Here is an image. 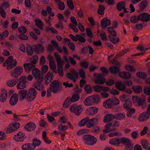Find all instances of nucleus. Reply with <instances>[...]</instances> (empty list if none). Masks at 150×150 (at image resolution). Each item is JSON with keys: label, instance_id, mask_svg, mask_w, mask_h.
<instances>
[{"label": "nucleus", "instance_id": "obj_1", "mask_svg": "<svg viewBox=\"0 0 150 150\" xmlns=\"http://www.w3.org/2000/svg\"><path fill=\"white\" fill-rule=\"evenodd\" d=\"M49 89L54 93H58L62 90L61 83L57 80L53 81L50 84Z\"/></svg>", "mask_w": 150, "mask_h": 150}, {"label": "nucleus", "instance_id": "obj_2", "mask_svg": "<svg viewBox=\"0 0 150 150\" xmlns=\"http://www.w3.org/2000/svg\"><path fill=\"white\" fill-rule=\"evenodd\" d=\"M82 139L84 143L88 146H93L97 142V138L90 134L84 135Z\"/></svg>", "mask_w": 150, "mask_h": 150}, {"label": "nucleus", "instance_id": "obj_3", "mask_svg": "<svg viewBox=\"0 0 150 150\" xmlns=\"http://www.w3.org/2000/svg\"><path fill=\"white\" fill-rule=\"evenodd\" d=\"M120 144H122L125 146L124 150H132L133 145L131 141L125 137H122L120 139Z\"/></svg>", "mask_w": 150, "mask_h": 150}, {"label": "nucleus", "instance_id": "obj_4", "mask_svg": "<svg viewBox=\"0 0 150 150\" xmlns=\"http://www.w3.org/2000/svg\"><path fill=\"white\" fill-rule=\"evenodd\" d=\"M27 94L26 100L28 102H30L33 101L35 99L37 93L35 88H31L29 89Z\"/></svg>", "mask_w": 150, "mask_h": 150}, {"label": "nucleus", "instance_id": "obj_5", "mask_svg": "<svg viewBox=\"0 0 150 150\" xmlns=\"http://www.w3.org/2000/svg\"><path fill=\"white\" fill-rule=\"evenodd\" d=\"M78 73L74 69H71L69 72L67 74V77L69 79L75 81L78 78Z\"/></svg>", "mask_w": 150, "mask_h": 150}, {"label": "nucleus", "instance_id": "obj_6", "mask_svg": "<svg viewBox=\"0 0 150 150\" xmlns=\"http://www.w3.org/2000/svg\"><path fill=\"white\" fill-rule=\"evenodd\" d=\"M13 57L12 56L8 57L6 61V63L7 64L6 69L8 70H11L17 64L16 59L13 61Z\"/></svg>", "mask_w": 150, "mask_h": 150}, {"label": "nucleus", "instance_id": "obj_7", "mask_svg": "<svg viewBox=\"0 0 150 150\" xmlns=\"http://www.w3.org/2000/svg\"><path fill=\"white\" fill-rule=\"evenodd\" d=\"M23 68L21 66L17 67L11 72V76L14 78H17L20 75L23 71Z\"/></svg>", "mask_w": 150, "mask_h": 150}, {"label": "nucleus", "instance_id": "obj_8", "mask_svg": "<svg viewBox=\"0 0 150 150\" xmlns=\"http://www.w3.org/2000/svg\"><path fill=\"white\" fill-rule=\"evenodd\" d=\"M94 76L96 79L94 80V82L96 84H103L105 82V79L104 78L105 76L102 75V74L94 73Z\"/></svg>", "mask_w": 150, "mask_h": 150}, {"label": "nucleus", "instance_id": "obj_9", "mask_svg": "<svg viewBox=\"0 0 150 150\" xmlns=\"http://www.w3.org/2000/svg\"><path fill=\"white\" fill-rule=\"evenodd\" d=\"M20 82L17 85V88L18 89H23L26 87V83L27 82L26 77L21 76L19 78Z\"/></svg>", "mask_w": 150, "mask_h": 150}, {"label": "nucleus", "instance_id": "obj_10", "mask_svg": "<svg viewBox=\"0 0 150 150\" xmlns=\"http://www.w3.org/2000/svg\"><path fill=\"white\" fill-rule=\"evenodd\" d=\"M70 110L72 112H74L77 115H79L83 110L81 105L77 106L76 105L73 104L70 108Z\"/></svg>", "mask_w": 150, "mask_h": 150}, {"label": "nucleus", "instance_id": "obj_11", "mask_svg": "<svg viewBox=\"0 0 150 150\" xmlns=\"http://www.w3.org/2000/svg\"><path fill=\"white\" fill-rule=\"evenodd\" d=\"M32 74L35 79L37 80H43V76L41 74L39 70L37 68H35L32 70Z\"/></svg>", "mask_w": 150, "mask_h": 150}, {"label": "nucleus", "instance_id": "obj_12", "mask_svg": "<svg viewBox=\"0 0 150 150\" xmlns=\"http://www.w3.org/2000/svg\"><path fill=\"white\" fill-rule=\"evenodd\" d=\"M20 127V124L19 123L15 124L11 123L9 126V128L7 129L6 132L7 133H11L18 129Z\"/></svg>", "mask_w": 150, "mask_h": 150}, {"label": "nucleus", "instance_id": "obj_13", "mask_svg": "<svg viewBox=\"0 0 150 150\" xmlns=\"http://www.w3.org/2000/svg\"><path fill=\"white\" fill-rule=\"evenodd\" d=\"M26 138L24 133L20 132L14 136V138L16 142H22Z\"/></svg>", "mask_w": 150, "mask_h": 150}, {"label": "nucleus", "instance_id": "obj_14", "mask_svg": "<svg viewBox=\"0 0 150 150\" xmlns=\"http://www.w3.org/2000/svg\"><path fill=\"white\" fill-rule=\"evenodd\" d=\"M33 48L34 52L37 54L42 53L44 50V47L40 44L33 45Z\"/></svg>", "mask_w": 150, "mask_h": 150}, {"label": "nucleus", "instance_id": "obj_15", "mask_svg": "<svg viewBox=\"0 0 150 150\" xmlns=\"http://www.w3.org/2000/svg\"><path fill=\"white\" fill-rule=\"evenodd\" d=\"M18 101V95L16 93H14L10 97L9 103L11 105L14 106L17 104Z\"/></svg>", "mask_w": 150, "mask_h": 150}, {"label": "nucleus", "instance_id": "obj_16", "mask_svg": "<svg viewBox=\"0 0 150 150\" xmlns=\"http://www.w3.org/2000/svg\"><path fill=\"white\" fill-rule=\"evenodd\" d=\"M116 36V33L115 31H114L113 34L110 35L109 36V38L110 41L114 44H116L119 41V38H117Z\"/></svg>", "mask_w": 150, "mask_h": 150}, {"label": "nucleus", "instance_id": "obj_17", "mask_svg": "<svg viewBox=\"0 0 150 150\" xmlns=\"http://www.w3.org/2000/svg\"><path fill=\"white\" fill-rule=\"evenodd\" d=\"M43 80L37 81L34 83L33 87L39 91H42L44 89V85L42 83Z\"/></svg>", "mask_w": 150, "mask_h": 150}, {"label": "nucleus", "instance_id": "obj_18", "mask_svg": "<svg viewBox=\"0 0 150 150\" xmlns=\"http://www.w3.org/2000/svg\"><path fill=\"white\" fill-rule=\"evenodd\" d=\"M36 126L35 124L29 122L24 126V129L28 132H31L35 129Z\"/></svg>", "mask_w": 150, "mask_h": 150}, {"label": "nucleus", "instance_id": "obj_19", "mask_svg": "<svg viewBox=\"0 0 150 150\" xmlns=\"http://www.w3.org/2000/svg\"><path fill=\"white\" fill-rule=\"evenodd\" d=\"M111 21L109 19L106 18H103L101 21L100 25L103 29H105L106 27L110 25Z\"/></svg>", "mask_w": 150, "mask_h": 150}, {"label": "nucleus", "instance_id": "obj_20", "mask_svg": "<svg viewBox=\"0 0 150 150\" xmlns=\"http://www.w3.org/2000/svg\"><path fill=\"white\" fill-rule=\"evenodd\" d=\"M115 87L117 89L122 91H124L126 88V86L123 81L122 82L120 81L117 82L115 84Z\"/></svg>", "mask_w": 150, "mask_h": 150}, {"label": "nucleus", "instance_id": "obj_21", "mask_svg": "<svg viewBox=\"0 0 150 150\" xmlns=\"http://www.w3.org/2000/svg\"><path fill=\"white\" fill-rule=\"evenodd\" d=\"M105 129L103 130V132L104 133H108L115 131V129L111 127L110 122H108L106 123L105 125Z\"/></svg>", "mask_w": 150, "mask_h": 150}, {"label": "nucleus", "instance_id": "obj_22", "mask_svg": "<svg viewBox=\"0 0 150 150\" xmlns=\"http://www.w3.org/2000/svg\"><path fill=\"white\" fill-rule=\"evenodd\" d=\"M27 91L25 90H20L18 92L19 100L20 101L24 100L26 98L27 95Z\"/></svg>", "mask_w": 150, "mask_h": 150}, {"label": "nucleus", "instance_id": "obj_23", "mask_svg": "<svg viewBox=\"0 0 150 150\" xmlns=\"http://www.w3.org/2000/svg\"><path fill=\"white\" fill-rule=\"evenodd\" d=\"M140 21L143 22H147L150 21V15L146 13H142L139 15Z\"/></svg>", "mask_w": 150, "mask_h": 150}, {"label": "nucleus", "instance_id": "obj_24", "mask_svg": "<svg viewBox=\"0 0 150 150\" xmlns=\"http://www.w3.org/2000/svg\"><path fill=\"white\" fill-rule=\"evenodd\" d=\"M35 64L30 63H25L24 64L23 66L25 70L27 71H30L32 69H35Z\"/></svg>", "mask_w": 150, "mask_h": 150}, {"label": "nucleus", "instance_id": "obj_25", "mask_svg": "<svg viewBox=\"0 0 150 150\" xmlns=\"http://www.w3.org/2000/svg\"><path fill=\"white\" fill-rule=\"evenodd\" d=\"M119 76L124 79H128L131 78V75L128 72L124 71L120 72Z\"/></svg>", "mask_w": 150, "mask_h": 150}, {"label": "nucleus", "instance_id": "obj_26", "mask_svg": "<svg viewBox=\"0 0 150 150\" xmlns=\"http://www.w3.org/2000/svg\"><path fill=\"white\" fill-rule=\"evenodd\" d=\"M100 119V116L97 115L96 117L94 118L93 122L92 123L89 122L86 125V127L88 128H91L97 125Z\"/></svg>", "mask_w": 150, "mask_h": 150}, {"label": "nucleus", "instance_id": "obj_27", "mask_svg": "<svg viewBox=\"0 0 150 150\" xmlns=\"http://www.w3.org/2000/svg\"><path fill=\"white\" fill-rule=\"evenodd\" d=\"M54 75L53 73L48 72L46 74L45 79V84L47 85L50 83L53 80Z\"/></svg>", "mask_w": 150, "mask_h": 150}, {"label": "nucleus", "instance_id": "obj_28", "mask_svg": "<svg viewBox=\"0 0 150 150\" xmlns=\"http://www.w3.org/2000/svg\"><path fill=\"white\" fill-rule=\"evenodd\" d=\"M98 110V109L96 107H92L87 109L86 112L90 115H93L96 113Z\"/></svg>", "mask_w": 150, "mask_h": 150}, {"label": "nucleus", "instance_id": "obj_29", "mask_svg": "<svg viewBox=\"0 0 150 150\" xmlns=\"http://www.w3.org/2000/svg\"><path fill=\"white\" fill-rule=\"evenodd\" d=\"M113 103L111 99H108L104 102L103 105L105 108H110L113 107Z\"/></svg>", "mask_w": 150, "mask_h": 150}, {"label": "nucleus", "instance_id": "obj_30", "mask_svg": "<svg viewBox=\"0 0 150 150\" xmlns=\"http://www.w3.org/2000/svg\"><path fill=\"white\" fill-rule=\"evenodd\" d=\"M115 115L109 114H107L105 116L103 119V121L104 122H110L111 121L115 119Z\"/></svg>", "mask_w": 150, "mask_h": 150}, {"label": "nucleus", "instance_id": "obj_31", "mask_svg": "<svg viewBox=\"0 0 150 150\" xmlns=\"http://www.w3.org/2000/svg\"><path fill=\"white\" fill-rule=\"evenodd\" d=\"M23 150H34L35 146H33L31 143L25 144L22 146Z\"/></svg>", "mask_w": 150, "mask_h": 150}, {"label": "nucleus", "instance_id": "obj_32", "mask_svg": "<svg viewBox=\"0 0 150 150\" xmlns=\"http://www.w3.org/2000/svg\"><path fill=\"white\" fill-rule=\"evenodd\" d=\"M149 116L148 113L144 112L141 114L138 118L139 121H143L146 120L149 117Z\"/></svg>", "mask_w": 150, "mask_h": 150}, {"label": "nucleus", "instance_id": "obj_33", "mask_svg": "<svg viewBox=\"0 0 150 150\" xmlns=\"http://www.w3.org/2000/svg\"><path fill=\"white\" fill-rule=\"evenodd\" d=\"M125 6V2L124 1L120 2L116 4L117 10L119 11H121Z\"/></svg>", "mask_w": 150, "mask_h": 150}, {"label": "nucleus", "instance_id": "obj_34", "mask_svg": "<svg viewBox=\"0 0 150 150\" xmlns=\"http://www.w3.org/2000/svg\"><path fill=\"white\" fill-rule=\"evenodd\" d=\"M109 143L115 146H119L120 144V139L118 138H113L109 141Z\"/></svg>", "mask_w": 150, "mask_h": 150}, {"label": "nucleus", "instance_id": "obj_35", "mask_svg": "<svg viewBox=\"0 0 150 150\" xmlns=\"http://www.w3.org/2000/svg\"><path fill=\"white\" fill-rule=\"evenodd\" d=\"M109 71L111 73L116 74L119 72L120 69L118 67L116 66H111L110 67Z\"/></svg>", "mask_w": 150, "mask_h": 150}, {"label": "nucleus", "instance_id": "obj_36", "mask_svg": "<svg viewBox=\"0 0 150 150\" xmlns=\"http://www.w3.org/2000/svg\"><path fill=\"white\" fill-rule=\"evenodd\" d=\"M18 81V79H14L8 81L6 83L8 86L12 87L15 85Z\"/></svg>", "mask_w": 150, "mask_h": 150}, {"label": "nucleus", "instance_id": "obj_37", "mask_svg": "<svg viewBox=\"0 0 150 150\" xmlns=\"http://www.w3.org/2000/svg\"><path fill=\"white\" fill-rule=\"evenodd\" d=\"M93 104H98L100 101V97L98 95L91 96Z\"/></svg>", "mask_w": 150, "mask_h": 150}, {"label": "nucleus", "instance_id": "obj_38", "mask_svg": "<svg viewBox=\"0 0 150 150\" xmlns=\"http://www.w3.org/2000/svg\"><path fill=\"white\" fill-rule=\"evenodd\" d=\"M84 104L86 106H90L93 104L91 96L88 97L85 99Z\"/></svg>", "mask_w": 150, "mask_h": 150}, {"label": "nucleus", "instance_id": "obj_39", "mask_svg": "<svg viewBox=\"0 0 150 150\" xmlns=\"http://www.w3.org/2000/svg\"><path fill=\"white\" fill-rule=\"evenodd\" d=\"M7 97V94L6 91H2L0 95V101L2 102H5Z\"/></svg>", "mask_w": 150, "mask_h": 150}, {"label": "nucleus", "instance_id": "obj_40", "mask_svg": "<svg viewBox=\"0 0 150 150\" xmlns=\"http://www.w3.org/2000/svg\"><path fill=\"white\" fill-rule=\"evenodd\" d=\"M26 48L27 54L30 56L32 55L34 53V50H33V46L31 47L30 44H27Z\"/></svg>", "mask_w": 150, "mask_h": 150}, {"label": "nucleus", "instance_id": "obj_41", "mask_svg": "<svg viewBox=\"0 0 150 150\" xmlns=\"http://www.w3.org/2000/svg\"><path fill=\"white\" fill-rule=\"evenodd\" d=\"M130 21L133 23H138L139 21H140L139 15L138 16L134 15L130 18Z\"/></svg>", "mask_w": 150, "mask_h": 150}, {"label": "nucleus", "instance_id": "obj_42", "mask_svg": "<svg viewBox=\"0 0 150 150\" xmlns=\"http://www.w3.org/2000/svg\"><path fill=\"white\" fill-rule=\"evenodd\" d=\"M145 99L144 98H142L140 97L138 103L137 104L139 106H142V108H144L146 106L145 102Z\"/></svg>", "mask_w": 150, "mask_h": 150}, {"label": "nucleus", "instance_id": "obj_43", "mask_svg": "<svg viewBox=\"0 0 150 150\" xmlns=\"http://www.w3.org/2000/svg\"><path fill=\"white\" fill-rule=\"evenodd\" d=\"M72 102H73L71 101L70 98L68 97L64 102L63 104V106L65 108H68Z\"/></svg>", "mask_w": 150, "mask_h": 150}, {"label": "nucleus", "instance_id": "obj_44", "mask_svg": "<svg viewBox=\"0 0 150 150\" xmlns=\"http://www.w3.org/2000/svg\"><path fill=\"white\" fill-rule=\"evenodd\" d=\"M139 4L140 5V9L142 11H143L146 7L148 5V2L147 0H144L140 2Z\"/></svg>", "mask_w": 150, "mask_h": 150}, {"label": "nucleus", "instance_id": "obj_45", "mask_svg": "<svg viewBox=\"0 0 150 150\" xmlns=\"http://www.w3.org/2000/svg\"><path fill=\"white\" fill-rule=\"evenodd\" d=\"M49 67L50 69L52 70L54 73L55 74L57 73V71H56V66L54 62H49Z\"/></svg>", "mask_w": 150, "mask_h": 150}, {"label": "nucleus", "instance_id": "obj_46", "mask_svg": "<svg viewBox=\"0 0 150 150\" xmlns=\"http://www.w3.org/2000/svg\"><path fill=\"white\" fill-rule=\"evenodd\" d=\"M111 125V127L112 128L115 129V131L116 130V128L118 127L120 125V122L116 120H113L110 122Z\"/></svg>", "mask_w": 150, "mask_h": 150}, {"label": "nucleus", "instance_id": "obj_47", "mask_svg": "<svg viewBox=\"0 0 150 150\" xmlns=\"http://www.w3.org/2000/svg\"><path fill=\"white\" fill-rule=\"evenodd\" d=\"M141 143L143 148L145 150H147L149 145L147 141L146 140L144 139L141 140Z\"/></svg>", "mask_w": 150, "mask_h": 150}, {"label": "nucleus", "instance_id": "obj_48", "mask_svg": "<svg viewBox=\"0 0 150 150\" xmlns=\"http://www.w3.org/2000/svg\"><path fill=\"white\" fill-rule=\"evenodd\" d=\"M105 9V8L104 6L101 5H100L98 10V13L101 15H104Z\"/></svg>", "mask_w": 150, "mask_h": 150}, {"label": "nucleus", "instance_id": "obj_49", "mask_svg": "<svg viewBox=\"0 0 150 150\" xmlns=\"http://www.w3.org/2000/svg\"><path fill=\"white\" fill-rule=\"evenodd\" d=\"M115 119L121 120L125 118V115L123 113H119L115 115Z\"/></svg>", "mask_w": 150, "mask_h": 150}, {"label": "nucleus", "instance_id": "obj_50", "mask_svg": "<svg viewBox=\"0 0 150 150\" xmlns=\"http://www.w3.org/2000/svg\"><path fill=\"white\" fill-rule=\"evenodd\" d=\"M33 143H31L33 146H35V148L37 146H38L41 144L40 140L36 138H35L33 139Z\"/></svg>", "mask_w": 150, "mask_h": 150}, {"label": "nucleus", "instance_id": "obj_51", "mask_svg": "<svg viewBox=\"0 0 150 150\" xmlns=\"http://www.w3.org/2000/svg\"><path fill=\"white\" fill-rule=\"evenodd\" d=\"M132 89L136 93H139L141 92L142 90V87L139 86L132 87Z\"/></svg>", "mask_w": 150, "mask_h": 150}, {"label": "nucleus", "instance_id": "obj_52", "mask_svg": "<svg viewBox=\"0 0 150 150\" xmlns=\"http://www.w3.org/2000/svg\"><path fill=\"white\" fill-rule=\"evenodd\" d=\"M89 119L87 118H85L80 121L79 125L80 127L83 126L88 122Z\"/></svg>", "mask_w": 150, "mask_h": 150}, {"label": "nucleus", "instance_id": "obj_53", "mask_svg": "<svg viewBox=\"0 0 150 150\" xmlns=\"http://www.w3.org/2000/svg\"><path fill=\"white\" fill-rule=\"evenodd\" d=\"M35 25L39 28L42 29L43 23L40 20L36 19L35 21Z\"/></svg>", "mask_w": 150, "mask_h": 150}, {"label": "nucleus", "instance_id": "obj_54", "mask_svg": "<svg viewBox=\"0 0 150 150\" xmlns=\"http://www.w3.org/2000/svg\"><path fill=\"white\" fill-rule=\"evenodd\" d=\"M51 42L53 44L54 46L57 48V50L59 53H61L62 52V50L61 48L59 47L58 44L55 41L52 40Z\"/></svg>", "mask_w": 150, "mask_h": 150}, {"label": "nucleus", "instance_id": "obj_55", "mask_svg": "<svg viewBox=\"0 0 150 150\" xmlns=\"http://www.w3.org/2000/svg\"><path fill=\"white\" fill-rule=\"evenodd\" d=\"M127 110L126 115L128 117H131L132 114L134 113L135 112V110L133 108H131L130 109H127Z\"/></svg>", "mask_w": 150, "mask_h": 150}, {"label": "nucleus", "instance_id": "obj_56", "mask_svg": "<svg viewBox=\"0 0 150 150\" xmlns=\"http://www.w3.org/2000/svg\"><path fill=\"white\" fill-rule=\"evenodd\" d=\"M93 88L94 91L97 92H100L102 90V86L100 85H96L93 86Z\"/></svg>", "mask_w": 150, "mask_h": 150}, {"label": "nucleus", "instance_id": "obj_57", "mask_svg": "<svg viewBox=\"0 0 150 150\" xmlns=\"http://www.w3.org/2000/svg\"><path fill=\"white\" fill-rule=\"evenodd\" d=\"M132 103L130 100L127 101L123 105V107L126 109H130Z\"/></svg>", "mask_w": 150, "mask_h": 150}, {"label": "nucleus", "instance_id": "obj_58", "mask_svg": "<svg viewBox=\"0 0 150 150\" xmlns=\"http://www.w3.org/2000/svg\"><path fill=\"white\" fill-rule=\"evenodd\" d=\"M73 102L78 101L79 99V96L78 94H74L70 98Z\"/></svg>", "mask_w": 150, "mask_h": 150}, {"label": "nucleus", "instance_id": "obj_59", "mask_svg": "<svg viewBox=\"0 0 150 150\" xmlns=\"http://www.w3.org/2000/svg\"><path fill=\"white\" fill-rule=\"evenodd\" d=\"M129 51V49L128 48L126 49L125 50H123L121 52H120L119 54H117L116 56L119 57H121L123 56L126 53Z\"/></svg>", "mask_w": 150, "mask_h": 150}, {"label": "nucleus", "instance_id": "obj_60", "mask_svg": "<svg viewBox=\"0 0 150 150\" xmlns=\"http://www.w3.org/2000/svg\"><path fill=\"white\" fill-rule=\"evenodd\" d=\"M67 2L69 8L71 10L74 9V6L73 4L72 1L71 0H67Z\"/></svg>", "mask_w": 150, "mask_h": 150}, {"label": "nucleus", "instance_id": "obj_61", "mask_svg": "<svg viewBox=\"0 0 150 150\" xmlns=\"http://www.w3.org/2000/svg\"><path fill=\"white\" fill-rule=\"evenodd\" d=\"M85 92L87 93H90L92 92V90L91 88V86L88 85H86L84 88Z\"/></svg>", "mask_w": 150, "mask_h": 150}, {"label": "nucleus", "instance_id": "obj_62", "mask_svg": "<svg viewBox=\"0 0 150 150\" xmlns=\"http://www.w3.org/2000/svg\"><path fill=\"white\" fill-rule=\"evenodd\" d=\"M129 95H124L121 97V100L123 102H127L129 100Z\"/></svg>", "mask_w": 150, "mask_h": 150}, {"label": "nucleus", "instance_id": "obj_63", "mask_svg": "<svg viewBox=\"0 0 150 150\" xmlns=\"http://www.w3.org/2000/svg\"><path fill=\"white\" fill-rule=\"evenodd\" d=\"M76 36L77 38V40L81 42H84L86 41V39L83 37L79 35H76Z\"/></svg>", "mask_w": 150, "mask_h": 150}, {"label": "nucleus", "instance_id": "obj_64", "mask_svg": "<svg viewBox=\"0 0 150 150\" xmlns=\"http://www.w3.org/2000/svg\"><path fill=\"white\" fill-rule=\"evenodd\" d=\"M18 30L19 33L22 34H25L26 33L27 30L25 27L22 26L18 28Z\"/></svg>", "mask_w": 150, "mask_h": 150}]
</instances>
